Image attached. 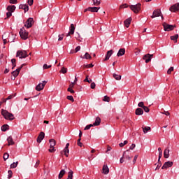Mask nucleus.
<instances>
[{"instance_id": "obj_1", "label": "nucleus", "mask_w": 179, "mask_h": 179, "mask_svg": "<svg viewBox=\"0 0 179 179\" xmlns=\"http://www.w3.org/2000/svg\"><path fill=\"white\" fill-rule=\"evenodd\" d=\"M1 114L3 115V118L8 121H13V120H15V115L6 110L1 109Z\"/></svg>"}, {"instance_id": "obj_2", "label": "nucleus", "mask_w": 179, "mask_h": 179, "mask_svg": "<svg viewBox=\"0 0 179 179\" xmlns=\"http://www.w3.org/2000/svg\"><path fill=\"white\" fill-rule=\"evenodd\" d=\"M141 6H142V4L138 3L136 5H130L129 8L134 13H139L141 12Z\"/></svg>"}, {"instance_id": "obj_3", "label": "nucleus", "mask_w": 179, "mask_h": 179, "mask_svg": "<svg viewBox=\"0 0 179 179\" xmlns=\"http://www.w3.org/2000/svg\"><path fill=\"white\" fill-rule=\"evenodd\" d=\"M20 36L22 40H27L29 38V32L26 31L24 27L20 29Z\"/></svg>"}, {"instance_id": "obj_4", "label": "nucleus", "mask_w": 179, "mask_h": 179, "mask_svg": "<svg viewBox=\"0 0 179 179\" xmlns=\"http://www.w3.org/2000/svg\"><path fill=\"white\" fill-rule=\"evenodd\" d=\"M49 143H50V149L48 150L50 153H54L55 152V145H56V141L55 139H50L49 141Z\"/></svg>"}, {"instance_id": "obj_5", "label": "nucleus", "mask_w": 179, "mask_h": 179, "mask_svg": "<svg viewBox=\"0 0 179 179\" xmlns=\"http://www.w3.org/2000/svg\"><path fill=\"white\" fill-rule=\"evenodd\" d=\"M24 65V64H22L20 67L17 68L15 71L12 72L13 78L11 77V79H13V80H15V79H16V78L19 76V73L20 71H22V68H23Z\"/></svg>"}, {"instance_id": "obj_6", "label": "nucleus", "mask_w": 179, "mask_h": 179, "mask_svg": "<svg viewBox=\"0 0 179 179\" xmlns=\"http://www.w3.org/2000/svg\"><path fill=\"white\" fill-rule=\"evenodd\" d=\"M164 30L165 31H171V30H174L176 25H170L166 22L163 23Z\"/></svg>"}, {"instance_id": "obj_7", "label": "nucleus", "mask_w": 179, "mask_h": 179, "mask_svg": "<svg viewBox=\"0 0 179 179\" xmlns=\"http://www.w3.org/2000/svg\"><path fill=\"white\" fill-rule=\"evenodd\" d=\"M124 159H127V160H131L134 156H132V153L129 150H127L123 152Z\"/></svg>"}, {"instance_id": "obj_8", "label": "nucleus", "mask_w": 179, "mask_h": 179, "mask_svg": "<svg viewBox=\"0 0 179 179\" xmlns=\"http://www.w3.org/2000/svg\"><path fill=\"white\" fill-rule=\"evenodd\" d=\"M16 57H19L20 59L26 58L27 57V52L26 50H18Z\"/></svg>"}, {"instance_id": "obj_9", "label": "nucleus", "mask_w": 179, "mask_h": 179, "mask_svg": "<svg viewBox=\"0 0 179 179\" xmlns=\"http://www.w3.org/2000/svg\"><path fill=\"white\" fill-rule=\"evenodd\" d=\"M45 85H47V81L45 80L43 81L36 87V90H37V92H41V90L44 89V87L45 86Z\"/></svg>"}, {"instance_id": "obj_10", "label": "nucleus", "mask_w": 179, "mask_h": 179, "mask_svg": "<svg viewBox=\"0 0 179 179\" xmlns=\"http://www.w3.org/2000/svg\"><path fill=\"white\" fill-rule=\"evenodd\" d=\"M34 23V20H33V18L30 17L26 21L24 27H27V29H30V27L33 26Z\"/></svg>"}, {"instance_id": "obj_11", "label": "nucleus", "mask_w": 179, "mask_h": 179, "mask_svg": "<svg viewBox=\"0 0 179 179\" xmlns=\"http://www.w3.org/2000/svg\"><path fill=\"white\" fill-rule=\"evenodd\" d=\"M152 58H153V55H150V54L145 55L143 57V59H144V61H145V64H149V62H150V61H152Z\"/></svg>"}, {"instance_id": "obj_12", "label": "nucleus", "mask_w": 179, "mask_h": 179, "mask_svg": "<svg viewBox=\"0 0 179 179\" xmlns=\"http://www.w3.org/2000/svg\"><path fill=\"white\" fill-rule=\"evenodd\" d=\"M169 10L171 12H173V13L178 12V10H179V3H176L173 5H172L170 7Z\"/></svg>"}, {"instance_id": "obj_13", "label": "nucleus", "mask_w": 179, "mask_h": 179, "mask_svg": "<svg viewBox=\"0 0 179 179\" xmlns=\"http://www.w3.org/2000/svg\"><path fill=\"white\" fill-rule=\"evenodd\" d=\"M100 9V7H89L84 10V12H99V10Z\"/></svg>"}, {"instance_id": "obj_14", "label": "nucleus", "mask_w": 179, "mask_h": 179, "mask_svg": "<svg viewBox=\"0 0 179 179\" xmlns=\"http://www.w3.org/2000/svg\"><path fill=\"white\" fill-rule=\"evenodd\" d=\"M170 167H173V162L168 161L164 164V165L162 167V169L164 170Z\"/></svg>"}, {"instance_id": "obj_15", "label": "nucleus", "mask_w": 179, "mask_h": 179, "mask_svg": "<svg viewBox=\"0 0 179 179\" xmlns=\"http://www.w3.org/2000/svg\"><path fill=\"white\" fill-rule=\"evenodd\" d=\"M159 16H162V11L159 9L154 10L152 15L151 16L152 19H155V17H159Z\"/></svg>"}, {"instance_id": "obj_16", "label": "nucleus", "mask_w": 179, "mask_h": 179, "mask_svg": "<svg viewBox=\"0 0 179 179\" xmlns=\"http://www.w3.org/2000/svg\"><path fill=\"white\" fill-rule=\"evenodd\" d=\"M69 33L66 34V37H69V36H71L72 34H73L75 33V25H73V24H71L70 27H69Z\"/></svg>"}, {"instance_id": "obj_17", "label": "nucleus", "mask_w": 179, "mask_h": 179, "mask_svg": "<svg viewBox=\"0 0 179 179\" xmlns=\"http://www.w3.org/2000/svg\"><path fill=\"white\" fill-rule=\"evenodd\" d=\"M45 136V134H44V132L43 131L41 132L36 140L38 143H41V141H43V139H44Z\"/></svg>"}, {"instance_id": "obj_18", "label": "nucleus", "mask_w": 179, "mask_h": 179, "mask_svg": "<svg viewBox=\"0 0 179 179\" xmlns=\"http://www.w3.org/2000/svg\"><path fill=\"white\" fill-rule=\"evenodd\" d=\"M20 9H23L24 13L29 12V6L27 4H20L19 6Z\"/></svg>"}, {"instance_id": "obj_19", "label": "nucleus", "mask_w": 179, "mask_h": 179, "mask_svg": "<svg viewBox=\"0 0 179 179\" xmlns=\"http://www.w3.org/2000/svg\"><path fill=\"white\" fill-rule=\"evenodd\" d=\"M102 171L103 174H108V173H110V169H108V166L107 165H103L102 168Z\"/></svg>"}, {"instance_id": "obj_20", "label": "nucleus", "mask_w": 179, "mask_h": 179, "mask_svg": "<svg viewBox=\"0 0 179 179\" xmlns=\"http://www.w3.org/2000/svg\"><path fill=\"white\" fill-rule=\"evenodd\" d=\"M113 50H108L106 53V58L104 59V61H108L110 59V57L113 55Z\"/></svg>"}, {"instance_id": "obj_21", "label": "nucleus", "mask_w": 179, "mask_h": 179, "mask_svg": "<svg viewBox=\"0 0 179 179\" xmlns=\"http://www.w3.org/2000/svg\"><path fill=\"white\" fill-rule=\"evenodd\" d=\"M100 122H101V119L100 117H96L94 123L93 124L94 127H99L100 125Z\"/></svg>"}, {"instance_id": "obj_22", "label": "nucleus", "mask_w": 179, "mask_h": 179, "mask_svg": "<svg viewBox=\"0 0 179 179\" xmlns=\"http://www.w3.org/2000/svg\"><path fill=\"white\" fill-rule=\"evenodd\" d=\"M170 157V150L169 148H166L164 152V157L165 159H169Z\"/></svg>"}, {"instance_id": "obj_23", "label": "nucleus", "mask_w": 179, "mask_h": 179, "mask_svg": "<svg viewBox=\"0 0 179 179\" xmlns=\"http://www.w3.org/2000/svg\"><path fill=\"white\" fill-rule=\"evenodd\" d=\"M6 9H7L8 12H10L11 13H13V12H15V10L16 9V6H8Z\"/></svg>"}, {"instance_id": "obj_24", "label": "nucleus", "mask_w": 179, "mask_h": 179, "mask_svg": "<svg viewBox=\"0 0 179 179\" xmlns=\"http://www.w3.org/2000/svg\"><path fill=\"white\" fill-rule=\"evenodd\" d=\"M131 22H132V18L131 17H129L127 18L124 22V26L126 27H129V24H131Z\"/></svg>"}, {"instance_id": "obj_25", "label": "nucleus", "mask_w": 179, "mask_h": 179, "mask_svg": "<svg viewBox=\"0 0 179 179\" xmlns=\"http://www.w3.org/2000/svg\"><path fill=\"white\" fill-rule=\"evenodd\" d=\"M125 55V48H121L119 50L117 55V57H122V55Z\"/></svg>"}, {"instance_id": "obj_26", "label": "nucleus", "mask_w": 179, "mask_h": 179, "mask_svg": "<svg viewBox=\"0 0 179 179\" xmlns=\"http://www.w3.org/2000/svg\"><path fill=\"white\" fill-rule=\"evenodd\" d=\"M135 114L136 115H142L143 114V109L138 108L137 109H136Z\"/></svg>"}, {"instance_id": "obj_27", "label": "nucleus", "mask_w": 179, "mask_h": 179, "mask_svg": "<svg viewBox=\"0 0 179 179\" xmlns=\"http://www.w3.org/2000/svg\"><path fill=\"white\" fill-rule=\"evenodd\" d=\"M7 142L8 143V146H11L12 145H15V141H13V138H12V136H9L7 138Z\"/></svg>"}, {"instance_id": "obj_28", "label": "nucleus", "mask_w": 179, "mask_h": 179, "mask_svg": "<svg viewBox=\"0 0 179 179\" xmlns=\"http://www.w3.org/2000/svg\"><path fill=\"white\" fill-rule=\"evenodd\" d=\"M159 157H158V162L160 163V159H162V156H163V151L162 150V148H158Z\"/></svg>"}, {"instance_id": "obj_29", "label": "nucleus", "mask_w": 179, "mask_h": 179, "mask_svg": "<svg viewBox=\"0 0 179 179\" xmlns=\"http://www.w3.org/2000/svg\"><path fill=\"white\" fill-rule=\"evenodd\" d=\"M8 129H9V125H8V124H3L1 127V131L3 132H6V131H8Z\"/></svg>"}, {"instance_id": "obj_30", "label": "nucleus", "mask_w": 179, "mask_h": 179, "mask_svg": "<svg viewBox=\"0 0 179 179\" xmlns=\"http://www.w3.org/2000/svg\"><path fill=\"white\" fill-rule=\"evenodd\" d=\"M143 128V132L144 134H148V132H149V131H150L151 128L150 127H142Z\"/></svg>"}, {"instance_id": "obj_31", "label": "nucleus", "mask_w": 179, "mask_h": 179, "mask_svg": "<svg viewBox=\"0 0 179 179\" xmlns=\"http://www.w3.org/2000/svg\"><path fill=\"white\" fill-rule=\"evenodd\" d=\"M64 176H65V170L62 169V171H60V172L59 173L58 178L61 179V178H62V177H64Z\"/></svg>"}, {"instance_id": "obj_32", "label": "nucleus", "mask_w": 179, "mask_h": 179, "mask_svg": "<svg viewBox=\"0 0 179 179\" xmlns=\"http://www.w3.org/2000/svg\"><path fill=\"white\" fill-rule=\"evenodd\" d=\"M171 40L175 41V43H177V40H178V34L171 36Z\"/></svg>"}, {"instance_id": "obj_33", "label": "nucleus", "mask_w": 179, "mask_h": 179, "mask_svg": "<svg viewBox=\"0 0 179 179\" xmlns=\"http://www.w3.org/2000/svg\"><path fill=\"white\" fill-rule=\"evenodd\" d=\"M64 155L66 156V157H68L69 156V148H64Z\"/></svg>"}, {"instance_id": "obj_34", "label": "nucleus", "mask_w": 179, "mask_h": 179, "mask_svg": "<svg viewBox=\"0 0 179 179\" xmlns=\"http://www.w3.org/2000/svg\"><path fill=\"white\" fill-rule=\"evenodd\" d=\"M17 164H19L18 162H13L10 164V169H16L17 167Z\"/></svg>"}, {"instance_id": "obj_35", "label": "nucleus", "mask_w": 179, "mask_h": 179, "mask_svg": "<svg viewBox=\"0 0 179 179\" xmlns=\"http://www.w3.org/2000/svg\"><path fill=\"white\" fill-rule=\"evenodd\" d=\"M83 58H85V59H92V56L89 52H86Z\"/></svg>"}, {"instance_id": "obj_36", "label": "nucleus", "mask_w": 179, "mask_h": 179, "mask_svg": "<svg viewBox=\"0 0 179 179\" xmlns=\"http://www.w3.org/2000/svg\"><path fill=\"white\" fill-rule=\"evenodd\" d=\"M113 78L116 80H121V75L113 73Z\"/></svg>"}, {"instance_id": "obj_37", "label": "nucleus", "mask_w": 179, "mask_h": 179, "mask_svg": "<svg viewBox=\"0 0 179 179\" xmlns=\"http://www.w3.org/2000/svg\"><path fill=\"white\" fill-rule=\"evenodd\" d=\"M95 6H99L101 3V0H92Z\"/></svg>"}, {"instance_id": "obj_38", "label": "nucleus", "mask_w": 179, "mask_h": 179, "mask_svg": "<svg viewBox=\"0 0 179 179\" xmlns=\"http://www.w3.org/2000/svg\"><path fill=\"white\" fill-rule=\"evenodd\" d=\"M3 159L4 161L8 160V159H9V154H8V152L4 153Z\"/></svg>"}, {"instance_id": "obj_39", "label": "nucleus", "mask_w": 179, "mask_h": 179, "mask_svg": "<svg viewBox=\"0 0 179 179\" xmlns=\"http://www.w3.org/2000/svg\"><path fill=\"white\" fill-rule=\"evenodd\" d=\"M61 73H66L68 72V69L63 67L61 70H60Z\"/></svg>"}, {"instance_id": "obj_40", "label": "nucleus", "mask_w": 179, "mask_h": 179, "mask_svg": "<svg viewBox=\"0 0 179 179\" xmlns=\"http://www.w3.org/2000/svg\"><path fill=\"white\" fill-rule=\"evenodd\" d=\"M128 143V141H124L123 143H120L119 144V146L120 148H124V146H125V145H127Z\"/></svg>"}, {"instance_id": "obj_41", "label": "nucleus", "mask_w": 179, "mask_h": 179, "mask_svg": "<svg viewBox=\"0 0 179 179\" xmlns=\"http://www.w3.org/2000/svg\"><path fill=\"white\" fill-rule=\"evenodd\" d=\"M68 178H73V171L72 170H71L69 172Z\"/></svg>"}, {"instance_id": "obj_42", "label": "nucleus", "mask_w": 179, "mask_h": 179, "mask_svg": "<svg viewBox=\"0 0 179 179\" xmlns=\"http://www.w3.org/2000/svg\"><path fill=\"white\" fill-rule=\"evenodd\" d=\"M8 179L12 178V176L13 175V173L12 172V170H9V171H8Z\"/></svg>"}, {"instance_id": "obj_43", "label": "nucleus", "mask_w": 179, "mask_h": 179, "mask_svg": "<svg viewBox=\"0 0 179 179\" xmlns=\"http://www.w3.org/2000/svg\"><path fill=\"white\" fill-rule=\"evenodd\" d=\"M173 71H174V67H170L168 71H167V74L170 75L171 74V73L173 72Z\"/></svg>"}, {"instance_id": "obj_44", "label": "nucleus", "mask_w": 179, "mask_h": 179, "mask_svg": "<svg viewBox=\"0 0 179 179\" xmlns=\"http://www.w3.org/2000/svg\"><path fill=\"white\" fill-rule=\"evenodd\" d=\"M92 127H94L92 124H88L87 125L85 129H84V131H87L89 130L90 128H92Z\"/></svg>"}, {"instance_id": "obj_45", "label": "nucleus", "mask_w": 179, "mask_h": 179, "mask_svg": "<svg viewBox=\"0 0 179 179\" xmlns=\"http://www.w3.org/2000/svg\"><path fill=\"white\" fill-rule=\"evenodd\" d=\"M75 38H76V40H78V41H82V40H80V35L79 34V33H76Z\"/></svg>"}, {"instance_id": "obj_46", "label": "nucleus", "mask_w": 179, "mask_h": 179, "mask_svg": "<svg viewBox=\"0 0 179 179\" xmlns=\"http://www.w3.org/2000/svg\"><path fill=\"white\" fill-rule=\"evenodd\" d=\"M103 100V101H107V103H110V97H108V96H105Z\"/></svg>"}, {"instance_id": "obj_47", "label": "nucleus", "mask_w": 179, "mask_h": 179, "mask_svg": "<svg viewBox=\"0 0 179 179\" xmlns=\"http://www.w3.org/2000/svg\"><path fill=\"white\" fill-rule=\"evenodd\" d=\"M67 100H70V101H72V103H73V101H75V99H73V96H67Z\"/></svg>"}, {"instance_id": "obj_48", "label": "nucleus", "mask_w": 179, "mask_h": 179, "mask_svg": "<svg viewBox=\"0 0 179 179\" xmlns=\"http://www.w3.org/2000/svg\"><path fill=\"white\" fill-rule=\"evenodd\" d=\"M82 138H78V145L80 146V148H82V146H83V143L80 142Z\"/></svg>"}, {"instance_id": "obj_49", "label": "nucleus", "mask_w": 179, "mask_h": 179, "mask_svg": "<svg viewBox=\"0 0 179 179\" xmlns=\"http://www.w3.org/2000/svg\"><path fill=\"white\" fill-rule=\"evenodd\" d=\"M51 65H47V64H43V69H48L49 68H51Z\"/></svg>"}, {"instance_id": "obj_50", "label": "nucleus", "mask_w": 179, "mask_h": 179, "mask_svg": "<svg viewBox=\"0 0 179 179\" xmlns=\"http://www.w3.org/2000/svg\"><path fill=\"white\" fill-rule=\"evenodd\" d=\"M63 40H64V34H59L58 41H62Z\"/></svg>"}, {"instance_id": "obj_51", "label": "nucleus", "mask_w": 179, "mask_h": 179, "mask_svg": "<svg viewBox=\"0 0 179 179\" xmlns=\"http://www.w3.org/2000/svg\"><path fill=\"white\" fill-rule=\"evenodd\" d=\"M15 96H16V94H15L14 95H10V96H8L6 99V100H10V99H13V97H15Z\"/></svg>"}, {"instance_id": "obj_52", "label": "nucleus", "mask_w": 179, "mask_h": 179, "mask_svg": "<svg viewBox=\"0 0 179 179\" xmlns=\"http://www.w3.org/2000/svg\"><path fill=\"white\" fill-rule=\"evenodd\" d=\"M34 2V0H28L27 1V3H28V5H29V6H31V5H33Z\"/></svg>"}, {"instance_id": "obj_53", "label": "nucleus", "mask_w": 179, "mask_h": 179, "mask_svg": "<svg viewBox=\"0 0 179 179\" xmlns=\"http://www.w3.org/2000/svg\"><path fill=\"white\" fill-rule=\"evenodd\" d=\"M143 108L145 113H149V111H150L148 106H144Z\"/></svg>"}, {"instance_id": "obj_54", "label": "nucleus", "mask_w": 179, "mask_h": 179, "mask_svg": "<svg viewBox=\"0 0 179 179\" xmlns=\"http://www.w3.org/2000/svg\"><path fill=\"white\" fill-rule=\"evenodd\" d=\"M136 160H138V155L134 156V158L133 159V164H135V163H136Z\"/></svg>"}, {"instance_id": "obj_55", "label": "nucleus", "mask_w": 179, "mask_h": 179, "mask_svg": "<svg viewBox=\"0 0 179 179\" xmlns=\"http://www.w3.org/2000/svg\"><path fill=\"white\" fill-rule=\"evenodd\" d=\"M7 99H2L1 101H0V106H2V104H3V103H6Z\"/></svg>"}, {"instance_id": "obj_56", "label": "nucleus", "mask_w": 179, "mask_h": 179, "mask_svg": "<svg viewBox=\"0 0 179 179\" xmlns=\"http://www.w3.org/2000/svg\"><path fill=\"white\" fill-rule=\"evenodd\" d=\"M138 107H141V108H143V107H145L143 102L138 103Z\"/></svg>"}, {"instance_id": "obj_57", "label": "nucleus", "mask_w": 179, "mask_h": 179, "mask_svg": "<svg viewBox=\"0 0 179 179\" xmlns=\"http://www.w3.org/2000/svg\"><path fill=\"white\" fill-rule=\"evenodd\" d=\"M10 3H13V5L17 3V0H9Z\"/></svg>"}, {"instance_id": "obj_58", "label": "nucleus", "mask_w": 179, "mask_h": 179, "mask_svg": "<svg viewBox=\"0 0 179 179\" xmlns=\"http://www.w3.org/2000/svg\"><path fill=\"white\" fill-rule=\"evenodd\" d=\"M136 146V145L135 144H131V145L129 147L130 150H134Z\"/></svg>"}, {"instance_id": "obj_59", "label": "nucleus", "mask_w": 179, "mask_h": 179, "mask_svg": "<svg viewBox=\"0 0 179 179\" xmlns=\"http://www.w3.org/2000/svg\"><path fill=\"white\" fill-rule=\"evenodd\" d=\"M38 166H40V160H38L36 164L34 165L35 169H37Z\"/></svg>"}, {"instance_id": "obj_60", "label": "nucleus", "mask_w": 179, "mask_h": 179, "mask_svg": "<svg viewBox=\"0 0 179 179\" xmlns=\"http://www.w3.org/2000/svg\"><path fill=\"white\" fill-rule=\"evenodd\" d=\"M91 89H95L96 88V83H92L90 85Z\"/></svg>"}, {"instance_id": "obj_61", "label": "nucleus", "mask_w": 179, "mask_h": 179, "mask_svg": "<svg viewBox=\"0 0 179 179\" xmlns=\"http://www.w3.org/2000/svg\"><path fill=\"white\" fill-rule=\"evenodd\" d=\"M128 6H129L127 3H124V4L120 6V8H128Z\"/></svg>"}, {"instance_id": "obj_62", "label": "nucleus", "mask_w": 179, "mask_h": 179, "mask_svg": "<svg viewBox=\"0 0 179 179\" xmlns=\"http://www.w3.org/2000/svg\"><path fill=\"white\" fill-rule=\"evenodd\" d=\"M67 91L71 93V94L75 93V91L73 90L72 88H68V89H67Z\"/></svg>"}, {"instance_id": "obj_63", "label": "nucleus", "mask_w": 179, "mask_h": 179, "mask_svg": "<svg viewBox=\"0 0 179 179\" xmlns=\"http://www.w3.org/2000/svg\"><path fill=\"white\" fill-rule=\"evenodd\" d=\"M6 16L7 17H10V16H12V13H10V11H8L6 13Z\"/></svg>"}, {"instance_id": "obj_64", "label": "nucleus", "mask_w": 179, "mask_h": 179, "mask_svg": "<svg viewBox=\"0 0 179 179\" xmlns=\"http://www.w3.org/2000/svg\"><path fill=\"white\" fill-rule=\"evenodd\" d=\"M76 52H78V51H80V46H77L75 49Z\"/></svg>"}]
</instances>
